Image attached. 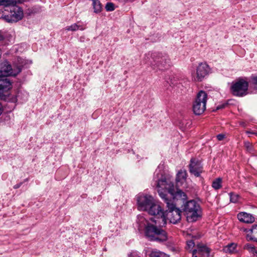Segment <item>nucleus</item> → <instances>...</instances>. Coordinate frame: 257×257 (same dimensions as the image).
<instances>
[{"label":"nucleus","mask_w":257,"mask_h":257,"mask_svg":"<svg viewBox=\"0 0 257 257\" xmlns=\"http://www.w3.org/2000/svg\"><path fill=\"white\" fill-rule=\"evenodd\" d=\"M238 219L242 222L251 223L254 221V217L249 213L245 212L239 213L237 215Z\"/></svg>","instance_id":"14"},{"label":"nucleus","mask_w":257,"mask_h":257,"mask_svg":"<svg viewBox=\"0 0 257 257\" xmlns=\"http://www.w3.org/2000/svg\"><path fill=\"white\" fill-rule=\"evenodd\" d=\"M183 210L187 214L188 221H195L201 216L200 205L194 200L187 202L184 205Z\"/></svg>","instance_id":"5"},{"label":"nucleus","mask_w":257,"mask_h":257,"mask_svg":"<svg viewBox=\"0 0 257 257\" xmlns=\"http://www.w3.org/2000/svg\"><path fill=\"white\" fill-rule=\"evenodd\" d=\"M152 58L153 62H152L151 65L154 69L155 68V66L157 67L164 66L167 63V56L163 55L162 53H154L152 55Z\"/></svg>","instance_id":"12"},{"label":"nucleus","mask_w":257,"mask_h":257,"mask_svg":"<svg viewBox=\"0 0 257 257\" xmlns=\"http://www.w3.org/2000/svg\"><path fill=\"white\" fill-rule=\"evenodd\" d=\"M22 182H21V183H19V184H17L15 185L14 186V188H15V189H18V188H20V187H21V186L22 185Z\"/></svg>","instance_id":"33"},{"label":"nucleus","mask_w":257,"mask_h":257,"mask_svg":"<svg viewBox=\"0 0 257 257\" xmlns=\"http://www.w3.org/2000/svg\"><path fill=\"white\" fill-rule=\"evenodd\" d=\"M149 256L150 257H170L169 255L166 253L156 249H153Z\"/></svg>","instance_id":"18"},{"label":"nucleus","mask_w":257,"mask_h":257,"mask_svg":"<svg viewBox=\"0 0 257 257\" xmlns=\"http://www.w3.org/2000/svg\"><path fill=\"white\" fill-rule=\"evenodd\" d=\"M21 70L20 67H17V69H13L8 61H5L2 63L0 67V77L16 76L21 72Z\"/></svg>","instance_id":"11"},{"label":"nucleus","mask_w":257,"mask_h":257,"mask_svg":"<svg viewBox=\"0 0 257 257\" xmlns=\"http://www.w3.org/2000/svg\"><path fill=\"white\" fill-rule=\"evenodd\" d=\"M92 5L94 13H99L101 11L102 5L100 3V1H93Z\"/></svg>","instance_id":"20"},{"label":"nucleus","mask_w":257,"mask_h":257,"mask_svg":"<svg viewBox=\"0 0 257 257\" xmlns=\"http://www.w3.org/2000/svg\"><path fill=\"white\" fill-rule=\"evenodd\" d=\"M226 105H227V104H225V103L219 105L216 107V110L222 109V108H224Z\"/></svg>","instance_id":"29"},{"label":"nucleus","mask_w":257,"mask_h":257,"mask_svg":"<svg viewBox=\"0 0 257 257\" xmlns=\"http://www.w3.org/2000/svg\"><path fill=\"white\" fill-rule=\"evenodd\" d=\"M248 87V82L244 79L240 78L232 84L230 89L233 95L242 97L247 94Z\"/></svg>","instance_id":"8"},{"label":"nucleus","mask_w":257,"mask_h":257,"mask_svg":"<svg viewBox=\"0 0 257 257\" xmlns=\"http://www.w3.org/2000/svg\"><path fill=\"white\" fill-rule=\"evenodd\" d=\"M236 248V245L234 243H230L225 246L223 248L225 252L232 253L234 252Z\"/></svg>","instance_id":"21"},{"label":"nucleus","mask_w":257,"mask_h":257,"mask_svg":"<svg viewBox=\"0 0 257 257\" xmlns=\"http://www.w3.org/2000/svg\"><path fill=\"white\" fill-rule=\"evenodd\" d=\"M4 39L3 36L0 33V41L3 40Z\"/></svg>","instance_id":"35"},{"label":"nucleus","mask_w":257,"mask_h":257,"mask_svg":"<svg viewBox=\"0 0 257 257\" xmlns=\"http://www.w3.org/2000/svg\"><path fill=\"white\" fill-rule=\"evenodd\" d=\"M244 248L250 252L252 253L253 254L256 253H257V249L252 244H246L244 245Z\"/></svg>","instance_id":"23"},{"label":"nucleus","mask_w":257,"mask_h":257,"mask_svg":"<svg viewBox=\"0 0 257 257\" xmlns=\"http://www.w3.org/2000/svg\"><path fill=\"white\" fill-rule=\"evenodd\" d=\"M83 30L84 28L80 25H78L77 24H73L70 26L66 27V31H75L78 30Z\"/></svg>","instance_id":"19"},{"label":"nucleus","mask_w":257,"mask_h":257,"mask_svg":"<svg viewBox=\"0 0 257 257\" xmlns=\"http://www.w3.org/2000/svg\"><path fill=\"white\" fill-rule=\"evenodd\" d=\"M244 144L246 150L249 153H252L253 148L252 144L249 142H245Z\"/></svg>","instance_id":"24"},{"label":"nucleus","mask_w":257,"mask_h":257,"mask_svg":"<svg viewBox=\"0 0 257 257\" xmlns=\"http://www.w3.org/2000/svg\"><path fill=\"white\" fill-rule=\"evenodd\" d=\"M129 257H141V256L139 255V254L137 252H132L130 254Z\"/></svg>","instance_id":"31"},{"label":"nucleus","mask_w":257,"mask_h":257,"mask_svg":"<svg viewBox=\"0 0 257 257\" xmlns=\"http://www.w3.org/2000/svg\"><path fill=\"white\" fill-rule=\"evenodd\" d=\"M211 69L206 62L199 64L196 69V72L192 74L193 80L195 82L202 81L210 72Z\"/></svg>","instance_id":"9"},{"label":"nucleus","mask_w":257,"mask_h":257,"mask_svg":"<svg viewBox=\"0 0 257 257\" xmlns=\"http://www.w3.org/2000/svg\"><path fill=\"white\" fill-rule=\"evenodd\" d=\"M187 246L188 248H190L194 246L195 243L192 240H190L187 241Z\"/></svg>","instance_id":"28"},{"label":"nucleus","mask_w":257,"mask_h":257,"mask_svg":"<svg viewBox=\"0 0 257 257\" xmlns=\"http://www.w3.org/2000/svg\"><path fill=\"white\" fill-rule=\"evenodd\" d=\"M224 138V135L223 134H219L217 136V138L219 141L222 140Z\"/></svg>","instance_id":"30"},{"label":"nucleus","mask_w":257,"mask_h":257,"mask_svg":"<svg viewBox=\"0 0 257 257\" xmlns=\"http://www.w3.org/2000/svg\"><path fill=\"white\" fill-rule=\"evenodd\" d=\"M12 87V82L9 78L5 77L0 79V98L1 99L12 102H17V97L9 92Z\"/></svg>","instance_id":"6"},{"label":"nucleus","mask_w":257,"mask_h":257,"mask_svg":"<svg viewBox=\"0 0 257 257\" xmlns=\"http://www.w3.org/2000/svg\"><path fill=\"white\" fill-rule=\"evenodd\" d=\"M239 196L232 193H230V200L231 202L236 203L238 201Z\"/></svg>","instance_id":"25"},{"label":"nucleus","mask_w":257,"mask_h":257,"mask_svg":"<svg viewBox=\"0 0 257 257\" xmlns=\"http://www.w3.org/2000/svg\"><path fill=\"white\" fill-rule=\"evenodd\" d=\"M207 99V93L202 90L200 91L193 103V111L196 115H200L206 109Z\"/></svg>","instance_id":"7"},{"label":"nucleus","mask_w":257,"mask_h":257,"mask_svg":"<svg viewBox=\"0 0 257 257\" xmlns=\"http://www.w3.org/2000/svg\"><path fill=\"white\" fill-rule=\"evenodd\" d=\"M196 254H197L196 251L193 250L192 251V257H198Z\"/></svg>","instance_id":"34"},{"label":"nucleus","mask_w":257,"mask_h":257,"mask_svg":"<svg viewBox=\"0 0 257 257\" xmlns=\"http://www.w3.org/2000/svg\"><path fill=\"white\" fill-rule=\"evenodd\" d=\"M147 212L149 214L156 216L157 219H152L155 223L156 225H158L159 227H163L166 225L167 223L166 212L162 209L160 203L155 201V200Z\"/></svg>","instance_id":"4"},{"label":"nucleus","mask_w":257,"mask_h":257,"mask_svg":"<svg viewBox=\"0 0 257 257\" xmlns=\"http://www.w3.org/2000/svg\"><path fill=\"white\" fill-rule=\"evenodd\" d=\"M194 250L196 251V252L199 256H203L204 255L208 256L210 252V250L207 247L200 244H198L197 245V248Z\"/></svg>","instance_id":"17"},{"label":"nucleus","mask_w":257,"mask_h":257,"mask_svg":"<svg viewBox=\"0 0 257 257\" xmlns=\"http://www.w3.org/2000/svg\"><path fill=\"white\" fill-rule=\"evenodd\" d=\"M251 84L255 89H257V76H253L251 78Z\"/></svg>","instance_id":"27"},{"label":"nucleus","mask_w":257,"mask_h":257,"mask_svg":"<svg viewBox=\"0 0 257 257\" xmlns=\"http://www.w3.org/2000/svg\"><path fill=\"white\" fill-rule=\"evenodd\" d=\"M154 186H156L159 196L167 204L169 210L167 215L170 222L174 224L177 223L181 220V211L176 207L172 200L168 199L167 197V194H169L173 199L180 197L183 200L186 199V194L180 190L175 191L173 183L163 176L160 179L155 181Z\"/></svg>","instance_id":"1"},{"label":"nucleus","mask_w":257,"mask_h":257,"mask_svg":"<svg viewBox=\"0 0 257 257\" xmlns=\"http://www.w3.org/2000/svg\"><path fill=\"white\" fill-rule=\"evenodd\" d=\"M22 1H0V6H3L5 12H9L7 14L2 10H0V18L9 23L17 22L23 17V11L17 6V3H21Z\"/></svg>","instance_id":"3"},{"label":"nucleus","mask_w":257,"mask_h":257,"mask_svg":"<svg viewBox=\"0 0 257 257\" xmlns=\"http://www.w3.org/2000/svg\"><path fill=\"white\" fill-rule=\"evenodd\" d=\"M187 178V172L185 170H180L176 176V181L178 185L180 183L182 184L183 182L186 181Z\"/></svg>","instance_id":"16"},{"label":"nucleus","mask_w":257,"mask_h":257,"mask_svg":"<svg viewBox=\"0 0 257 257\" xmlns=\"http://www.w3.org/2000/svg\"><path fill=\"white\" fill-rule=\"evenodd\" d=\"M154 200V198L151 195H139L137 197L138 209L141 211H148Z\"/></svg>","instance_id":"10"},{"label":"nucleus","mask_w":257,"mask_h":257,"mask_svg":"<svg viewBox=\"0 0 257 257\" xmlns=\"http://www.w3.org/2000/svg\"><path fill=\"white\" fill-rule=\"evenodd\" d=\"M221 179L220 178H218L213 181L212 187L215 190L219 189L221 187Z\"/></svg>","instance_id":"22"},{"label":"nucleus","mask_w":257,"mask_h":257,"mask_svg":"<svg viewBox=\"0 0 257 257\" xmlns=\"http://www.w3.org/2000/svg\"><path fill=\"white\" fill-rule=\"evenodd\" d=\"M106 11H113L115 9V6L112 3H107L105 6Z\"/></svg>","instance_id":"26"},{"label":"nucleus","mask_w":257,"mask_h":257,"mask_svg":"<svg viewBox=\"0 0 257 257\" xmlns=\"http://www.w3.org/2000/svg\"><path fill=\"white\" fill-rule=\"evenodd\" d=\"M137 221L140 228L145 227V235L149 240L164 242L167 240L168 235L166 231L157 225L149 223L143 216L139 215Z\"/></svg>","instance_id":"2"},{"label":"nucleus","mask_w":257,"mask_h":257,"mask_svg":"<svg viewBox=\"0 0 257 257\" xmlns=\"http://www.w3.org/2000/svg\"><path fill=\"white\" fill-rule=\"evenodd\" d=\"M244 231L248 240L257 242V224L253 225L250 229H245Z\"/></svg>","instance_id":"15"},{"label":"nucleus","mask_w":257,"mask_h":257,"mask_svg":"<svg viewBox=\"0 0 257 257\" xmlns=\"http://www.w3.org/2000/svg\"><path fill=\"white\" fill-rule=\"evenodd\" d=\"M189 171L190 173L195 177H199L202 172V166L201 163L195 159H192L189 165Z\"/></svg>","instance_id":"13"},{"label":"nucleus","mask_w":257,"mask_h":257,"mask_svg":"<svg viewBox=\"0 0 257 257\" xmlns=\"http://www.w3.org/2000/svg\"><path fill=\"white\" fill-rule=\"evenodd\" d=\"M246 133L247 134H253L255 135H257V132H251L249 131H246Z\"/></svg>","instance_id":"32"}]
</instances>
